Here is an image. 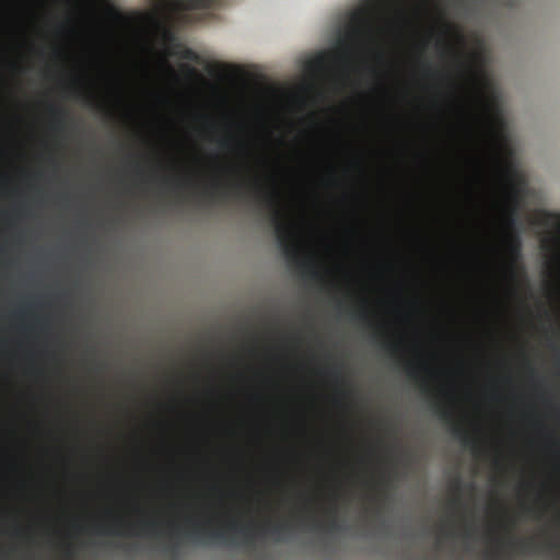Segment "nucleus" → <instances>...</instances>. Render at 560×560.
<instances>
[{
	"label": "nucleus",
	"mask_w": 560,
	"mask_h": 560,
	"mask_svg": "<svg viewBox=\"0 0 560 560\" xmlns=\"http://www.w3.org/2000/svg\"><path fill=\"white\" fill-rule=\"evenodd\" d=\"M262 197L264 201L272 209L271 222L287 260L306 275L310 280L322 281L323 275L320 271L313 268L311 261L302 257L298 229L293 223L285 220L283 211L279 209V194L271 191Z\"/></svg>",
	"instance_id": "obj_1"
},
{
	"label": "nucleus",
	"mask_w": 560,
	"mask_h": 560,
	"mask_svg": "<svg viewBox=\"0 0 560 560\" xmlns=\"http://www.w3.org/2000/svg\"><path fill=\"white\" fill-rule=\"evenodd\" d=\"M243 533L246 542H252L253 535L247 527L240 526L233 522L228 527L214 526L210 520L194 521L191 527L187 530V537L190 541L198 545H208L211 542H223L228 538V533Z\"/></svg>",
	"instance_id": "obj_2"
},
{
	"label": "nucleus",
	"mask_w": 560,
	"mask_h": 560,
	"mask_svg": "<svg viewBox=\"0 0 560 560\" xmlns=\"http://www.w3.org/2000/svg\"><path fill=\"white\" fill-rule=\"evenodd\" d=\"M503 221L508 230L504 238V246L505 252L510 258L506 268L509 273L513 276L516 265L522 258V241L516 231L517 215L515 206H511L504 210Z\"/></svg>",
	"instance_id": "obj_3"
},
{
	"label": "nucleus",
	"mask_w": 560,
	"mask_h": 560,
	"mask_svg": "<svg viewBox=\"0 0 560 560\" xmlns=\"http://www.w3.org/2000/svg\"><path fill=\"white\" fill-rule=\"evenodd\" d=\"M156 523L152 521H141L135 524L127 523L120 518L116 520L113 526L106 530L96 529L97 533H105L116 536L121 535H154Z\"/></svg>",
	"instance_id": "obj_4"
},
{
	"label": "nucleus",
	"mask_w": 560,
	"mask_h": 560,
	"mask_svg": "<svg viewBox=\"0 0 560 560\" xmlns=\"http://www.w3.org/2000/svg\"><path fill=\"white\" fill-rule=\"evenodd\" d=\"M244 185H245L244 180L234 182V183L229 184L228 186H223V185H221V183L215 180L211 184V188L207 192L211 197H217V196L226 197L230 195V191H233L237 197H242L243 196L242 189H243Z\"/></svg>",
	"instance_id": "obj_5"
},
{
	"label": "nucleus",
	"mask_w": 560,
	"mask_h": 560,
	"mask_svg": "<svg viewBox=\"0 0 560 560\" xmlns=\"http://www.w3.org/2000/svg\"><path fill=\"white\" fill-rule=\"evenodd\" d=\"M452 432L465 446H471L476 453L480 451L479 442L462 425V423L453 422Z\"/></svg>",
	"instance_id": "obj_6"
},
{
	"label": "nucleus",
	"mask_w": 560,
	"mask_h": 560,
	"mask_svg": "<svg viewBox=\"0 0 560 560\" xmlns=\"http://www.w3.org/2000/svg\"><path fill=\"white\" fill-rule=\"evenodd\" d=\"M290 524L288 522H279L276 524L266 523L262 526V533L275 537L276 540H280L282 535L289 532Z\"/></svg>",
	"instance_id": "obj_7"
},
{
	"label": "nucleus",
	"mask_w": 560,
	"mask_h": 560,
	"mask_svg": "<svg viewBox=\"0 0 560 560\" xmlns=\"http://www.w3.org/2000/svg\"><path fill=\"white\" fill-rule=\"evenodd\" d=\"M153 3L154 4H166L171 9H174V10H190V9L199 8L198 4H207V5H201V8L211 9L210 4H212L213 2H179V1H176V2H153Z\"/></svg>",
	"instance_id": "obj_8"
},
{
	"label": "nucleus",
	"mask_w": 560,
	"mask_h": 560,
	"mask_svg": "<svg viewBox=\"0 0 560 560\" xmlns=\"http://www.w3.org/2000/svg\"><path fill=\"white\" fill-rule=\"evenodd\" d=\"M49 109L52 115L54 125L58 129H63L68 119V112L61 106H50Z\"/></svg>",
	"instance_id": "obj_9"
},
{
	"label": "nucleus",
	"mask_w": 560,
	"mask_h": 560,
	"mask_svg": "<svg viewBox=\"0 0 560 560\" xmlns=\"http://www.w3.org/2000/svg\"><path fill=\"white\" fill-rule=\"evenodd\" d=\"M433 408L435 413L441 420L445 422H453V412L450 409L444 408L441 404L434 402Z\"/></svg>",
	"instance_id": "obj_10"
},
{
	"label": "nucleus",
	"mask_w": 560,
	"mask_h": 560,
	"mask_svg": "<svg viewBox=\"0 0 560 560\" xmlns=\"http://www.w3.org/2000/svg\"><path fill=\"white\" fill-rule=\"evenodd\" d=\"M110 2H0V4H109Z\"/></svg>",
	"instance_id": "obj_11"
},
{
	"label": "nucleus",
	"mask_w": 560,
	"mask_h": 560,
	"mask_svg": "<svg viewBox=\"0 0 560 560\" xmlns=\"http://www.w3.org/2000/svg\"><path fill=\"white\" fill-rule=\"evenodd\" d=\"M539 224L544 226L560 225V214L546 212L539 221Z\"/></svg>",
	"instance_id": "obj_12"
},
{
	"label": "nucleus",
	"mask_w": 560,
	"mask_h": 560,
	"mask_svg": "<svg viewBox=\"0 0 560 560\" xmlns=\"http://www.w3.org/2000/svg\"><path fill=\"white\" fill-rule=\"evenodd\" d=\"M511 545L513 547H518L522 551L536 550V548H537V544L534 540V538H529L526 540H518V541L512 540Z\"/></svg>",
	"instance_id": "obj_13"
},
{
	"label": "nucleus",
	"mask_w": 560,
	"mask_h": 560,
	"mask_svg": "<svg viewBox=\"0 0 560 560\" xmlns=\"http://www.w3.org/2000/svg\"><path fill=\"white\" fill-rule=\"evenodd\" d=\"M180 58L192 62L200 61L198 54L190 48H185L180 54Z\"/></svg>",
	"instance_id": "obj_14"
},
{
	"label": "nucleus",
	"mask_w": 560,
	"mask_h": 560,
	"mask_svg": "<svg viewBox=\"0 0 560 560\" xmlns=\"http://www.w3.org/2000/svg\"><path fill=\"white\" fill-rule=\"evenodd\" d=\"M162 184L164 186H167V188H170V187L182 188L187 183L178 180V179L175 180V179H172L170 177H165V178L162 179Z\"/></svg>",
	"instance_id": "obj_15"
},
{
	"label": "nucleus",
	"mask_w": 560,
	"mask_h": 560,
	"mask_svg": "<svg viewBox=\"0 0 560 560\" xmlns=\"http://www.w3.org/2000/svg\"><path fill=\"white\" fill-rule=\"evenodd\" d=\"M334 515L332 517L330 518V521L325 525V529L327 532H334V530H337L339 528V523L336 518V510L332 511Z\"/></svg>",
	"instance_id": "obj_16"
},
{
	"label": "nucleus",
	"mask_w": 560,
	"mask_h": 560,
	"mask_svg": "<svg viewBox=\"0 0 560 560\" xmlns=\"http://www.w3.org/2000/svg\"><path fill=\"white\" fill-rule=\"evenodd\" d=\"M490 105L488 103H485L482 102L481 103V112L480 114L477 116L478 119H488L489 117V114H490Z\"/></svg>",
	"instance_id": "obj_17"
},
{
	"label": "nucleus",
	"mask_w": 560,
	"mask_h": 560,
	"mask_svg": "<svg viewBox=\"0 0 560 560\" xmlns=\"http://www.w3.org/2000/svg\"><path fill=\"white\" fill-rule=\"evenodd\" d=\"M368 4H432L433 2H366Z\"/></svg>",
	"instance_id": "obj_18"
},
{
	"label": "nucleus",
	"mask_w": 560,
	"mask_h": 560,
	"mask_svg": "<svg viewBox=\"0 0 560 560\" xmlns=\"http://www.w3.org/2000/svg\"><path fill=\"white\" fill-rule=\"evenodd\" d=\"M406 371H407L408 376L411 378H416L418 376L417 369H416L415 364H412L411 362H408V364L406 366Z\"/></svg>",
	"instance_id": "obj_19"
},
{
	"label": "nucleus",
	"mask_w": 560,
	"mask_h": 560,
	"mask_svg": "<svg viewBox=\"0 0 560 560\" xmlns=\"http://www.w3.org/2000/svg\"><path fill=\"white\" fill-rule=\"evenodd\" d=\"M558 242H560V237H559V236H557V235H553V236H551L550 238H545V240L542 241V246H544V247H549L551 244H553V243H558Z\"/></svg>",
	"instance_id": "obj_20"
},
{
	"label": "nucleus",
	"mask_w": 560,
	"mask_h": 560,
	"mask_svg": "<svg viewBox=\"0 0 560 560\" xmlns=\"http://www.w3.org/2000/svg\"><path fill=\"white\" fill-rule=\"evenodd\" d=\"M422 69L424 70L425 73L428 74H435V72L433 71L431 65L429 63L428 60H423L422 63Z\"/></svg>",
	"instance_id": "obj_21"
},
{
	"label": "nucleus",
	"mask_w": 560,
	"mask_h": 560,
	"mask_svg": "<svg viewBox=\"0 0 560 560\" xmlns=\"http://www.w3.org/2000/svg\"><path fill=\"white\" fill-rule=\"evenodd\" d=\"M386 348H387L389 354H395L398 349V343H396V342L387 343Z\"/></svg>",
	"instance_id": "obj_22"
},
{
	"label": "nucleus",
	"mask_w": 560,
	"mask_h": 560,
	"mask_svg": "<svg viewBox=\"0 0 560 560\" xmlns=\"http://www.w3.org/2000/svg\"><path fill=\"white\" fill-rule=\"evenodd\" d=\"M546 547L548 550H556V549H559V544L555 542V541H548L546 544Z\"/></svg>",
	"instance_id": "obj_23"
},
{
	"label": "nucleus",
	"mask_w": 560,
	"mask_h": 560,
	"mask_svg": "<svg viewBox=\"0 0 560 560\" xmlns=\"http://www.w3.org/2000/svg\"><path fill=\"white\" fill-rule=\"evenodd\" d=\"M184 68H185V70L187 71V73L189 75H196L197 74V70L194 67L186 65V66H184Z\"/></svg>",
	"instance_id": "obj_24"
},
{
	"label": "nucleus",
	"mask_w": 560,
	"mask_h": 560,
	"mask_svg": "<svg viewBox=\"0 0 560 560\" xmlns=\"http://www.w3.org/2000/svg\"><path fill=\"white\" fill-rule=\"evenodd\" d=\"M474 534V530L471 527H466L465 530H464V537L465 538H470Z\"/></svg>",
	"instance_id": "obj_25"
},
{
	"label": "nucleus",
	"mask_w": 560,
	"mask_h": 560,
	"mask_svg": "<svg viewBox=\"0 0 560 560\" xmlns=\"http://www.w3.org/2000/svg\"><path fill=\"white\" fill-rule=\"evenodd\" d=\"M254 184H255V188H256L257 194L260 196L261 192H262V186L257 180H255Z\"/></svg>",
	"instance_id": "obj_26"
},
{
	"label": "nucleus",
	"mask_w": 560,
	"mask_h": 560,
	"mask_svg": "<svg viewBox=\"0 0 560 560\" xmlns=\"http://www.w3.org/2000/svg\"><path fill=\"white\" fill-rule=\"evenodd\" d=\"M222 147L226 148V147H230L231 144V138H225L222 140L221 142Z\"/></svg>",
	"instance_id": "obj_27"
},
{
	"label": "nucleus",
	"mask_w": 560,
	"mask_h": 560,
	"mask_svg": "<svg viewBox=\"0 0 560 560\" xmlns=\"http://www.w3.org/2000/svg\"><path fill=\"white\" fill-rule=\"evenodd\" d=\"M342 47H343V48H345V50H346L345 59H346V60H348V59H349V58H348V57H349V54H348V51H349V46H348V44H347V43H342Z\"/></svg>",
	"instance_id": "obj_28"
},
{
	"label": "nucleus",
	"mask_w": 560,
	"mask_h": 560,
	"mask_svg": "<svg viewBox=\"0 0 560 560\" xmlns=\"http://www.w3.org/2000/svg\"><path fill=\"white\" fill-rule=\"evenodd\" d=\"M337 380L340 381L343 385H348V381H346L345 378H340L338 374Z\"/></svg>",
	"instance_id": "obj_29"
},
{
	"label": "nucleus",
	"mask_w": 560,
	"mask_h": 560,
	"mask_svg": "<svg viewBox=\"0 0 560 560\" xmlns=\"http://www.w3.org/2000/svg\"><path fill=\"white\" fill-rule=\"evenodd\" d=\"M341 394L342 396L348 397L350 395V392L348 389H343Z\"/></svg>",
	"instance_id": "obj_30"
},
{
	"label": "nucleus",
	"mask_w": 560,
	"mask_h": 560,
	"mask_svg": "<svg viewBox=\"0 0 560 560\" xmlns=\"http://www.w3.org/2000/svg\"><path fill=\"white\" fill-rule=\"evenodd\" d=\"M455 487H456V489H457V490H459V489H460V480H459V479H458V480H456V482H455Z\"/></svg>",
	"instance_id": "obj_31"
},
{
	"label": "nucleus",
	"mask_w": 560,
	"mask_h": 560,
	"mask_svg": "<svg viewBox=\"0 0 560 560\" xmlns=\"http://www.w3.org/2000/svg\"><path fill=\"white\" fill-rule=\"evenodd\" d=\"M451 503H452V505L458 504V503H459V500H458V499H453V500L451 501Z\"/></svg>",
	"instance_id": "obj_32"
},
{
	"label": "nucleus",
	"mask_w": 560,
	"mask_h": 560,
	"mask_svg": "<svg viewBox=\"0 0 560 560\" xmlns=\"http://www.w3.org/2000/svg\"><path fill=\"white\" fill-rule=\"evenodd\" d=\"M360 316H361V318H363V319H366V318H368V316H366V313H365V312L360 313Z\"/></svg>",
	"instance_id": "obj_33"
},
{
	"label": "nucleus",
	"mask_w": 560,
	"mask_h": 560,
	"mask_svg": "<svg viewBox=\"0 0 560 560\" xmlns=\"http://www.w3.org/2000/svg\"><path fill=\"white\" fill-rule=\"evenodd\" d=\"M317 63L322 65L324 62V57H319L318 60L316 61Z\"/></svg>",
	"instance_id": "obj_34"
},
{
	"label": "nucleus",
	"mask_w": 560,
	"mask_h": 560,
	"mask_svg": "<svg viewBox=\"0 0 560 560\" xmlns=\"http://www.w3.org/2000/svg\"><path fill=\"white\" fill-rule=\"evenodd\" d=\"M353 34H355V35H358V34H359V27H355V28L353 30Z\"/></svg>",
	"instance_id": "obj_35"
},
{
	"label": "nucleus",
	"mask_w": 560,
	"mask_h": 560,
	"mask_svg": "<svg viewBox=\"0 0 560 560\" xmlns=\"http://www.w3.org/2000/svg\"><path fill=\"white\" fill-rule=\"evenodd\" d=\"M509 199L514 201V199H515V198H514V195L510 194V195H509Z\"/></svg>",
	"instance_id": "obj_36"
},
{
	"label": "nucleus",
	"mask_w": 560,
	"mask_h": 560,
	"mask_svg": "<svg viewBox=\"0 0 560 560\" xmlns=\"http://www.w3.org/2000/svg\"><path fill=\"white\" fill-rule=\"evenodd\" d=\"M337 304H338V306H341V301H340V300H338V301H337Z\"/></svg>",
	"instance_id": "obj_37"
},
{
	"label": "nucleus",
	"mask_w": 560,
	"mask_h": 560,
	"mask_svg": "<svg viewBox=\"0 0 560 560\" xmlns=\"http://www.w3.org/2000/svg\"><path fill=\"white\" fill-rule=\"evenodd\" d=\"M559 363H560V359H559Z\"/></svg>",
	"instance_id": "obj_38"
}]
</instances>
